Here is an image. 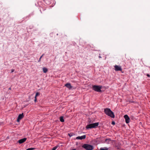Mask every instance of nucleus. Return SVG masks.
Here are the masks:
<instances>
[{
	"label": "nucleus",
	"instance_id": "nucleus-1",
	"mask_svg": "<svg viewBox=\"0 0 150 150\" xmlns=\"http://www.w3.org/2000/svg\"><path fill=\"white\" fill-rule=\"evenodd\" d=\"M104 112L108 116H110L112 118L115 117V115L114 113L109 108L104 109Z\"/></svg>",
	"mask_w": 150,
	"mask_h": 150
},
{
	"label": "nucleus",
	"instance_id": "nucleus-2",
	"mask_svg": "<svg viewBox=\"0 0 150 150\" xmlns=\"http://www.w3.org/2000/svg\"><path fill=\"white\" fill-rule=\"evenodd\" d=\"M98 122L90 124L87 125L86 127V128L87 129H91L92 128H96L98 126Z\"/></svg>",
	"mask_w": 150,
	"mask_h": 150
},
{
	"label": "nucleus",
	"instance_id": "nucleus-3",
	"mask_svg": "<svg viewBox=\"0 0 150 150\" xmlns=\"http://www.w3.org/2000/svg\"><path fill=\"white\" fill-rule=\"evenodd\" d=\"M102 87V86L94 85L93 86L92 89L95 91L101 92V89Z\"/></svg>",
	"mask_w": 150,
	"mask_h": 150
},
{
	"label": "nucleus",
	"instance_id": "nucleus-4",
	"mask_svg": "<svg viewBox=\"0 0 150 150\" xmlns=\"http://www.w3.org/2000/svg\"><path fill=\"white\" fill-rule=\"evenodd\" d=\"M82 147L87 150H92L93 149V146L88 144H84L82 146Z\"/></svg>",
	"mask_w": 150,
	"mask_h": 150
},
{
	"label": "nucleus",
	"instance_id": "nucleus-5",
	"mask_svg": "<svg viewBox=\"0 0 150 150\" xmlns=\"http://www.w3.org/2000/svg\"><path fill=\"white\" fill-rule=\"evenodd\" d=\"M124 118L125 119V122L127 123H128L129 122L130 118L127 115H125L124 116Z\"/></svg>",
	"mask_w": 150,
	"mask_h": 150
},
{
	"label": "nucleus",
	"instance_id": "nucleus-6",
	"mask_svg": "<svg viewBox=\"0 0 150 150\" xmlns=\"http://www.w3.org/2000/svg\"><path fill=\"white\" fill-rule=\"evenodd\" d=\"M114 67L115 68V71H122V69L120 66L116 65L114 66Z\"/></svg>",
	"mask_w": 150,
	"mask_h": 150
},
{
	"label": "nucleus",
	"instance_id": "nucleus-7",
	"mask_svg": "<svg viewBox=\"0 0 150 150\" xmlns=\"http://www.w3.org/2000/svg\"><path fill=\"white\" fill-rule=\"evenodd\" d=\"M24 117V115H23V113H22L21 114H20L19 115L17 121L18 122L20 121V120L21 119Z\"/></svg>",
	"mask_w": 150,
	"mask_h": 150
},
{
	"label": "nucleus",
	"instance_id": "nucleus-8",
	"mask_svg": "<svg viewBox=\"0 0 150 150\" xmlns=\"http://www.w3.org/2000/svg\"><path fill=\"white\" fill-rule=\"evenodd\" d=\"M27 139V138H24L23 139H21L19 140L18 142L19 144H22L25 142Z\"/></svg>",
	"mask_w": 150,
	"mask_h": 150
},
{
	"label": "nucleus",
	"instance_id": "nucleus-9",
	"mask_svg": "<svg viewBox=\"0 0 150 150\" xmlns=\"http://www.w3.org/2000/svg\"><path fill=\"white\" fill-rule=\"evenodd\" d=\"M86 137V136L85 135H83L81 136H78L76 137L77 139H84Z\"/></svg>",
	"mask_w": 150,
	"mask_h": 150
},
{
	"label": "nucleus",
	"instance_id": "nucleus-10",
	"mask_svg": "<svg viewBox=\"0 0 150 150\" xmlns=\"http://www.w3.org/2000/svg\"><path fill=\"white\" fill-rule=\"evenodd\" d=\"M65 86L69 89H70L72 87L70 83H67L65 84Z\"/></svg>",
	"mask_w": 150,
	"mask_h": 150
},
{
	"label": "nucleus",
	"instance_id": "nucleus-11",
	"mask_svg": "<svg viewBox=\"0 0 150 150\" xmlns=\"http://www.w3.org/2000/svg\"><path fill=\"white\" fill-rule=\"evenodd\" d=\"M44 73H46L47 71V69L45 67H43L42 69Z\"/></svg>",
	"mask_w": 150,
	"mask_h": 150
},
{
	"label": "nucleus",
	"instance_id": "nucleus-12",
	"mask_svg": "<svg viewBox=\"0 0 150 150\" xmlns=\"http://www.w3.org/2000/svg\"><path fill=\"white\" fill-rule=\"evenodd\" d=\"M60 120L62 122H64V120L63 116H61L60 117Z\"/></svg>",
	"mask_w": 150,
	"mask_h": 150
},
{
	"label": "nucleus",
	"instance_id": "nucleus-13",
	"mask_svg": "<svg viewBox=\"0 0 150 150\" xmlns=\"http://www.w3.org/2000/svg\"><path fill=\"white\" fill-rule=\"evenodd\" d=\"M110 141L111 140L109 139H107L105 140V142H106L108 144L109 143Z\"/></svg>",
	"mask_w": 150,
	"mask_h": 150
},
{
	"label": "nucleus",
	"instance_id": "nucleus-14",
	"mask_svg": "<svg viewBox=\"0 0 150 150\" xmlns=\"http://www.w3.org/2000/svg\"><path fill=\"white\" fill-rule=\"evenodd\" d=\"M108 149L107 147H105V148H101L100 150H108Z\"/></svg>",
	"mask_w": 150,
	"mask_h": 150
},
{
	"label": "nucleus",
	"instance_id": "nucleus-15",
	"mask_svg": "<svg viewBox=\"0 0 150 150\" xmlns=\"http://www.w3.org/2000/svg\"><path fill=\"white\" fill-rule=\"evenodd\" d=\"M74 134L73 133H70L68 134V135L70 137H71L74 135Z\"/></svg>",
	"mask_w": 150,
	"mask_h": 150
},
{
	"label": "nucleus",
	"instance_id": "nucleus-16",
	"mask_svg": "<svg viewBox=\"0 0 150 150\" xmlns=\"http://www.w3.org/2000/svg\"><path fill=\"white\" fill-rule=\"evenodd\" d=\"M58 147L57 146H56L53 148L51 150H55Z\"/></svg>",
	"mask_w": 150,
	"mask_h": 150
},
{
	"label": "nucleus",
	"instance_id": "nucleus-17",
	"mask_svg": "<svg viewBox=\"0 0 150 150\" xmlns=\"http://www.w3.org/2000/svg\"><path fill=\"white\" fill-rule=\"evenodd\" d=\"M44 55V54H43L40 57V58L38 61V62H40V61L41 60V59L42 58V56Z\"/></svg>",
	"mask_w": 150,
	"mask_h": 150
},
{
	"label": "nucleus",
	"instance_id": "nucleus-18",
	"mask_svg": "<svg viewBox=\"0 0 150 150\" xmlns=\"http://www.w3.org/2000/svg\"><path fill=\"white\" fill-rule=\"evenodd\" d=\"M48 1H49V2H47V0H46L45 1V3L47 4H50V0H48Z\"/></svg>",
	"mask_w": 150,
	"mask_h": 150
},
{
	"label": "nucleus",
	"instance_id": "nucleus-19",
	"mask_svg": "<svg viewBox=\"0 0 150 150\" xmlns=\"http://www.w3.org/2000/svg\"><path fill=\"white\" fill-rule=\"evenodd\" d=\"M35 149V148H29L26 150H33Z\"/></svg>",
	"mask_w": 150,
	"mask_h": 150
},
{
	"label": "nucleus",
	"instance_id": "nucleus-20",
	"mask_svg": "<svg viewBox=\"0 0 150 150\" xmlns=\"http://www.w3.org/2000/svg\"><path fill=\"white\" fill-rule=\"evenodd\" d=\"M39 95H40V93L38 92H37L36 93L35 96V97H36V98L37 96H38Z\"/></svg>",
	"mask_w": 150,
	"mask_h": 150
},
{
	"label": "nucleus",
	"instance_id": "nucleus-21",
	"mask_svg": "<svg viewBox=\"0 0 150 150\" xmlns=\"http://www.w3.org/2000/svg\"><path fill=\"white\" fill-rule=\"evenodd\" d=\"M112 124L113 125H115V122L114 121H112Z\"/></svg>",
	"mask_w": 150,
	"mask_h": 150
},
{
	"label": "nucleus",
	"instance_id": "nucleus-22",
	"mask_svg": "<svg viewBox=\"0 0 150 150\" xmlns=\"http://www.w3.org/2000/svg\"><path fill=\"white\" fill-rule=\"evenodd\" d=\"M37 101V98L36 97H35L34 102H36Z\"/></svg>",
	"mask_w": 150,
	"mask_h": 150
},
{
	"label": "nucleus",
	"instance_id": "nucleus-23",
	"mask_svg": "<svg viewBox=\"0 0 150 150\" xmlns=\"http://www.w3.org/2000/svg\"><path fill=\"white\" fill-rule=\"evenodd\" d=\"M147 76L149 77H150V75H149V74H147Z\"/></svg>",
	"mask_w": 150,
	"mask_h": 150
},
{
	"label": "nucleus",
	"instance_id": "nucleus-24",
	"mask_svg": "<svg viewBox=\"0 0 150 150\" xmlns=\"http://www.w3.org/2000/svg\"><path fill=\"white\" fill-rule=\"evenodd\" d=\"M14 71V69H12L11 70V72H12V73Z\"/></svg>",
	"mask_w": 150,
	"mask_h": 150
},
{
	"label": "nucleus",
	"instance_id": "nucleus-25",
	"mask_svg": "<svg viewBox=\"0 0 150 150\" xmlns=\"http://www.w3.org/2000/svg\"><path fill=\"white\" fill-rule=\"evenodd\" d=\"M9 90H11V88H9Z\"/></svg>",
	"mask_w": 150,
	"mask_h": 150
},
{
	"label": "nucleus",
	"instance_id": "nucleus-26",
	"mask_svg": "<svg viewBox=\"0 0 150 150\" xmlns=\"http://www.w3.org/2000/svg\"><path fill=\"white\" fill-rule=\"evenodd\" d=\"M99 58H101V57L100 56L99 57Z\"/></svg>",
	"mask_w": 150,
	"mask_h": 150
}]
</instances>
